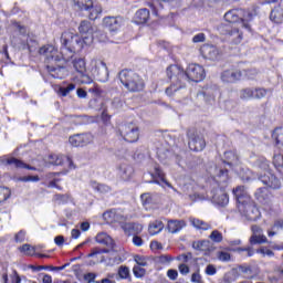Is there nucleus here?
Masks as SVG:
<instances>
[{
	"label": "nucleus",
	"instance_id": "obj_1",
	"mask_svg": "<svg viewBox=\"0 0 283 283\" xmlns=\"http://www.w3.org/2000/svg\"><path fill=\"white\" fill-rule=\"evenodd\" d=\"M77 30L81 35L67 30L62 32L60 38L62 48L71 52V54H81L83 50H87L94 43V27H92V22L87 20L81 21Z\"/></svg>",
	"mask_w": 283,
	"mask_h": 283
},
{
	"label": "nucleus",
	"instance_id": "obj_2",
	"mask_svg": "<svg viewBox=\"0 0 283 283\" xmlns=\"http://www.w3.org/2000/svg\"><path fill=\"white\" fill-rule=\"evenodd\" d=\"M226 23H222L218 30L221 36H224L233 45L242 43L244 34L238 28V23H242L243 28H249L247 19H249V11L244 9H231L224 13Z\"/></svg>",
	"mask_w": 283,
	"mask_h": 283
},
{
	"label": "nucleus",
	"instance_id": "obj_3",
	"mask_svg": "<svg viewBox=\"0 0 283 283\" xmlns=\"http://www.w3.org/2000/svg\"><path fill=\"white\" fill-rule=\"evenodd\" d=\"M224 158L226 160L222 161V165H217L214 167V176L221 182H229V169L226 168L227 165L239 176L244 174V168H242V164H240L238 154L233 153V150H228L224 153Z\"/></svg>",
	"mask_w": 283,
	"mask_h": 283
},
{
	"label": "nucleus",
	"instance_id": "obj_4",
	"mask_svg": "<svg viewBox=\"0 0 283 283\" xmlns=\"http://www.w3.org/2000/svg\"><path fill=\"white\" fill-rule=\"evenodd\" d=\"M166 76L170 82V86L166 88L167 96H174L179 90L187 87L185 67L180 64H170L166 67Z\"/></svg>",
	"mask_w": 283,
	"mask_h": 283
},
{
	"label": "nucleus",
	"instance_id": "obj_5",
	"mask_svg": "<svg viewBox=\"0 0 283 283\" xmlns=\"http://www.w3.org/2000/svg\"><path fill=\"white\" fill-rule=\"evenodd\" d=\"M118 78L123 87H125L129 94H140V92H145V87H147L143 76L132 69H123L119 71Z\"/></svg>",
	"mask_w": 283,
	"mask_h": 283
},
{
	"label": "nucleus",
	"instance_id": "obj_6",
	"mask_svg": "<svg viewBox=\"0 0 283 283\" xmlns=\"http://www.w3.org/2000/svg\"><path fill=\"white\" fill-rule=\"evenodd\" d=\"M186 137L190 151H193L195 154H200V151H205V149H207V139L205 138V134L198 130V128H187Z\"/></svg>",
	"mask_w": 283,
	"mask_h": 283
},
{
	"label": "nucleus",
	"instance_id": "obj_7",
	"mask_svg": "<svg viewBox=\"0 0 283 283\" xmlns=\"http://www.w3.org/2000/svg\"><path fill=\"white\" fill-rule=\"evenodd\" d=\"M119 136L126 143H138L140 140V128L134 123H126L119 126Z\"/></svg>",
	"mask_w": 283,
	"mask_h": 283
},
{
	"label": "nucleus",
	"instance_id": "obj_8",
	"mask_svg": "<svg viewBox=\"0 0 283 283\" xmlns=\"http://www.w3.org/2000/svg\"><path fill=\"white\" fill-rule=\"evenodd\" d=\"M186 86L187 83H200V81H205L207 73L205 72V67L200 64H189L186 70Z\"/></svg>",
	"mask_w": 283,
	"mask_h": 283
},
{
	"label": "nucleus",
	"instance_id": "obj_9",
	"mask_svg": "<svg viewBox=\"0 0 283 283\" xmlns=\"http://www.w3.org/2000/svg\"><path fill=\"white\" fill-rule=\"evenodd\" d=\"M233 195L238 202L237 207L239 212L242 216H248L249 213V193L247 192V188L244 186H238L233 189Z\"/></svg>",
	"mask_w": 283,
	"mask_h": 283
},
{
	"label": "nucleus",
	"instance_id": "obj_10",
	"mask_svg": "<svg viewBox=\"0 0 283 283\" xmlns=\"http://www.w3.org/2000/svg\"><path fill=\"white\" fill-rule=\"evenodd\" d=\"M93 142L94 136L90 133L76 134L69 138V143L72 147H87V145H91Z\"/></svg>",
	"mask_w": 283,
	"mask_h": 283
},
{
	"label": "nucleus",
	"instance_id": "obj_11",
	"mask_svg": "<svg viewBox=\"0 0 283 283\" xmlns=\"http://www.w3.org/2000/svg\"><path fill=\"white\" fill-rule=\"evenodd\" d=\"M153 180L150 181V185H159V187H163V185H166L169 189H174V186L171 182L167 180V175L160 167H155V174L151 175Z\"/></svg>",
	"mask_w": 283,
	"mask_h": 283
},
{
	"label": "nucleus",
	"instance_id": "obj_12",
	"mask_svg": "<svg viewBox=\"0 0 283 283\" xmlns=\"http://www.w3.org/2000/svg\"><path fill=\"white\" fill-rule=\"evenodd\" d=\"M200 54L206 61H218V56H220V51L216 45L203 44L200 48Z\"/></svg>",
	"mask_w": 283,
	"mask_h": 283
},
{
	"label": "nucleus",
	"instance_id": "obj_13",
	"mask_svg": "<svg viewBox=\"0 0 283 283\" xmlns=\"http://www.w3.org/2000/svg\"><path fill=\"white\" fill-rule=\"evenodd\" d=\"M39 53L45 56L46 61H54V63L61 61V57L59 56V50L52 44L40 48Z\"/></svg>",
	"mask_w": 283,
	"mask_h": 283
},
{
	"label": "nucleus",
	"instance_id": "obj_14",
	"mask_svg": "<svg viewBox=\"0 0 283 283\" xmlns=\"http://www.w3.org/2000/svg\"><path fill=\"white\" fill-rule=\"evenodd\" d=\"M260 180L266 187H270V189H280V187H282L280 179H277V177H275V175H273L271 171H265L263 175H261Z\"/></svg>",
	"mask_w": 283,
	"mask_h": 283
},
{
	"label": "nucleus",
	"instance_id": "obj_15",
	"mask_svg": "<svg viewBox=\"0 0 283 283\" xmlns=\"http://www.w3.org/2000/svg\"><path fill=\"white\" fill-rule=\"evenodd\" d=\"M149 19H151V13L149 12V9L142 8L135 12L133 21L134 23H136V25H145V23H147Z\"/></svg>",
	"mask_w": 283,
	"mask_h": 283
},
{
	"label": "nucleus",
	"instance_id": "obj_16",
	"mask_svg": "<svg viewBox=\"0 0 283 283\" xmlns=\"http://www.w3.org/2000/svg\"><path fill=\"white\" fill-rule=\"evenodd\" d=\"M4 165L14 167L15 169H28L29 171H36V167L25 164L23 160L18 159L17 157H9L4 160Z\"/></svg>",
	"mask_w": 283,
	"mask_h": 283
},
{
	"label": "nucleus",
	"instance_id": "obj_17",
	"mask_svg": "<svg viewBox=\"0 0 283 283\" xmlns=\"http://www.w3.org/2000/svg\"><path fill=\"white\" fill-rule=\"evenodd\" d=\"M125 235H140L143 233V224L136 222H126L122 224Z\"/></svg>",
	"mask_w": 283,
	"mask_h": 283
},
{
	"label": "nucleus",
	"instance_id": "obj_18",
	"mask_svg": "<svg viewBox=\"0 0 283 283\" xmlns=\"http://www.w3.org/2000/svg\"><path fill=\"white\" fill-rule=\"evenodd\" d=\"M103 23L111 32H116L120 30L123 25V18L120 17H106L103 19Z\"/></svg>",
	"mask_w": 283,
	"mask_h": 283
},
{
	"label": "nucleus",
	"instance_id": "obj_19",
	"mask_svg": "<svg viewBox=\"0 0 283 283\" xmlns=\"http://www.w3.org/2000/svg\"><path fill=\"white\" fill-rule=\"evenodd\" d=\"M242 78L241 71L226 70L221 73V81L223 83H238Z\"/></svg>",
	"mask_w": 283,
	"mask_h": 283
},
{
	"label": "nucleus",
	"instance_id": "obj_20",
	"mask_svg": "<svg viewBox=\"0 0 283 283\" xmlns=\"http://www.w3.org/2000/svg\"><path fill=\"white\" fill-rule=\"evenodd\" d=\"M10 196H12L10 188L0 186V213H8V206H6V202Z\"/></svg>",
	"mask_w": 283,
	"mask_h": 283
},
{
	"label": "nucleus",
	"instance_id": "obj_21",
	"mask_svg": "<svg viewBox=\"0 0 283 283\" xmlns=\"http://www.w3.org/2000/svg\"><path fill=\"white\" fill-rule=\"evenodd\" d=\"M20 253H24V255H35V258H50V254L39 253L36 249L28 243H24L22 247L19 248Z\"/></svg>",
	"mask_w": 283,
	"mask_h": 283
},
{
	"label": "nucleus",
	"instance_id": "obj_22",
	"mask_svg": "<svg viewBox=\"0 0 283 283\" xmlns=\"http://www.w3.org/2000/svg\"><path fill=\"white\" fill-rule=\"evenodd\" d=\"M270 19L273 23H283V0L272 9Z\"/></svg>",
	"mask_w": 283,
	"mask_h": 283
},
{
	"label": "nucleus",
	"instance_id": "obj_23",
	"mask_svg": "<svg viewBox=\"0 0 283 283\" xmlns=\"http://www.w3.org/2000/svg\"><path fill=\"white\" fill-rule=\"evenodd\" d=\"M185 227H187V221L185 220H169L167 224L169 233H180Z\"/></svg>",
	"mask_w": 283,
	"mask_h": 283
},
{
	"label": "nucleus",
	"instance_id": "obj_24",
	"mask_svg": "<svg viewBox=\"0 0 283 283\" xmlns=\"http://www.w3.org/2000/svg\"><path fill=\"white\" fill-rule=\"evenodd\" d=\"M189 222L193 229H197V231H209V229H211V223L202 219L190 217Z\"/></svg>",
	"mask_w": 283,
	"mask_h": 283
},
{
	"label": "nucleus",
	"instance_id": "obj_25",
	"mask_svg": "<svg viewBox=\"0 0 283 283\" xmlns=\"http://www.w3.org/2000/svg\"><path fill=\"white\" fill-rule=\"evenodd\" d=\"M252 237H251V242L253 244H263L266 242V237L262 234V229L258 226H252Z\"/></svg>",
	"mask_w": 283,
	"mask_h": 283
},
{
	"label": "nucleus",
	"instance_id": "obj_26",
	"mask_svg": "<svg viewBox=\"0 0 283 283\" xmlns=\"http://www.w3.org/2000/svg\"><path fill=\"white\" fill-rule=\"evenodd\" d=\"M255 198L261 205H268L271 201L272 195L269 188H260L255 191Z\"/></svg>",
	"mask_w": 283,
	"mask_h": 283
},
{
	"label": "nucleus",
	"instance_id": "obj_27",
	"mask_svg": "<svg viewBox=\"0 0 283 283\" xmlns=\"http://www.w3.org/2000/svg\"><path fill=\"white\" fill-rule=\"evenodd\" d=\"M46 71L52 78H65V66L46 65Z\"/></svg>",
	"mask_w": 283,
	"mask_h": 283
},
{
	"label": "nucleus",
	"instance_id": "obj_28",
	"mask_svg": "<svg viewBox=\"0 0 283 283\" xmlns=\"http://www.w3.org/2000/svg\"><path fill=\"white\" fill-rule=\"evenodd\" d=\"M171 1L174 0H153L151 2H148V8H150L155 17H158L160 10H165V6H163V3H171Z\"/></svg>",
	"mask_w": 283,
	"mask_h": 283
},
{
	"label": "nucleus",
	"instance_id": "obj_29",
	"mask_svg": "<svg viewBox=\"0 0 283 283\" xmlns=\"http://www.w3.org/2000/svg\"><path fill=\"white\" fill-rule=\"evenodd\" d=\"M163 229H165V223H163L161 220H155L148 224L149 235H158V233H160Z\"/></svg>",
	"mask_w": 283,
	"mask_h": 283
},
{
	"label": "nucleus",
	"instance_id": "obj_30",
	"mask_svg": "<svg viewBox=\"0 0 283 283\" xmlns=\"http://www.w3.org/2000/svg\"><path fill=\"white\" fill-rule=\"evenodd\" d=\"M240 271L247 273V270H244L243 266L233 268L230 272L224 274V282H235V280L240 277Z\"/></svg>",
	"mask_w": 283,
	"mask_h": 283
},
{
	"label": "nucleus",
	"instance_id": "obj_31",
	"mask_svg": "<svg viewBox=\"0 0 283 283\" xmlns=\"http://www.w3.org/2000/svg\"><path fill=\"white\" fill-rule=\"evenodd\" d=\"M72 65H73L75 72H77V74H84V72H87V63L85 62V59H83V57H75L72 61Z\"/></svg>",
	"mask_w": 283,
	"mask_h": 283
},
{
	"label": "nucleus",
	"instance_id": "obj_32",
	"mask_svg": "<svg viewBox=\"0 0 283 283\" xmlns=\"http://www.w3.org/2000/svg\"><path fill=\"white\" fill-rule=\"evenodd\" d=\"M95 241L97 242V244H103L104 247H112V244L114 243V240H112V237H109L105 232H99L95 237Z\"/></svg>",
	"mask_w": 283,
	"mask_h": 283
},
{
	"label": "nucleus",
	"instance_id": "obj_33",
	"mask_svg": "<svg viewBox=\"0 0 283 283\" xmlns=\"http://www.w3.org/2000/svg\"><path fill=\"white\" fill-rule=\"evenodd\" d=\"M117 276L118 280H128V282H132V272L129 271V266L120 265L117 269Z\"/></svg>",
	"mask_w": 283,
	"mask_h": 283
},
{
	"label": "nucleus",
	"instance_id": "obj_34",
	"mask_svg": "<svg viewBox=\"0 0 283 283\" xmlns=\"http://www.w3.org/2000/svg\"><path fill=\"white\" fill-rule=\"evenodd\" d=\"M75 90H76V84L70 83V84H67V86H59L56 94H57V96L65 97L71 92H74Z\"/></svg>",
	"mask_w": 283,
	"mask_h": 283
},
{
	"label": "nucleus",
	"instance_id": "obj_35",
	"mask_svg": "<svg viewBox=\"0 0 283 283\" xmlns=\"http://www.w3.org/2000/svg\"><path fill=\"white\" fill-rule=\"evenodd\" d=\"M273 140L279 148L283 147V127L276 128L272 134Z\"/></svg>",
	"mask_w": 283,
	"mask_h": 283
},
{
	"label": "nucleus",
	"instance_id": "obj_36",
	"mask_svg": "<svg viewBox=\"0 0 283 283\" xmlns=\"http://www.w3.org/2000/svg\"><path fill=\"white\" fill-rule=\"evenodd\" d=\"M102 13H103V8L94 7V4H92V7H90L88 9V19L91 21H96V19H98Z\"/></svg>",
	"mask_w": 283,
	"mask_h": 283
},
{
	"label": "nucleus",
	"instance_id": "obj_37",
	"mask_svg": "<svg viewBox=\"0 0 283 283\" xmlns=\"http://www.w3.org/2000/svg\"><path fill=\"white\" fill-rule=\"evenodd\" d=\"M213 200L219 207H227V205H229V195L227 192H222L219 196H214Z\"/></svg>",
	"mask_w": 283,
	"mask_h": 283
},
{
	"label": "nucleus",
	"instance_id": "obj_38",
	"mask_svg": "<svg viewBox=\"0 0 283 283\" xmlns=\"http://www.w3.org/2000/svg\"><path fill=\"white\" fill-rule=\"evenodd\" d=\"M74 6L80 8V10H90L92 6H94V2L92 0H73Z\"/></svg>",
	"mask_w": 283,
	"mask_h": 283
},
{
	"label": "nucleus",
	"instance_id": "obj_39",
	"mask_svg": "<svg viewBox=\"0 0 283 283\" xmlns=\"http://www.w3.org/2000/svg\"><path fill=\"white\" fill-rule=\"evenodd\" d=\"M92 187L95 191H97L98 193H108V191H112V188H109V186L104 185V184H98L96 181H92Z\"/></svg>",
	"mask_w": 283,
	"mask_h": 283
},
{
	"label": "nucleus",
	"instance_id": "obj_40",
	"mask_svg": "<svg viewBox=\"0 0 283 283\" xmlns=\"http://www.w3.org/2000/svg\"><path fill=\"white\" fill-rule=\"evenodd\" d=\"M192 249H195L196 251H209V241H195L192 243Z\"/></svg>",
	"mask_w": 283,
	"mask_h": 283
},
{
	"label": "nucleus",
	"instance_id": "obj_41",
	"mask_svg": "<svg viewBox=\"0 0 283 283\" xmlns=\"http://www.w3.org/2000/svg\"><path fill=\"white\" fill-rule=\"evenodd\" d=\"M11 25L13 28H17V30L21 34V36H28V27L21 24V22L17 21V20H12Z\"/></svg>",
	"mask_w": 283,
	"mask_h": 283
},
{
	"label": "nucleus",
	"instance_id": "obj_42",
	"mask_svg": "<svg viewBox=\"0 0 283 283\" xmlns=\"http://www.w3.org/2000/svg\"><path fill=\"white\" fill-rule=\"evenodd\" d=\"M103 253H109V249L107 248H93L91 253H88V258H96V255H103Z\"/></svg>",
	"mask_w": 283,
	"mask_h": 283
},
{
	"label": "nucleus",
	"instance_id": "obj_43",
	"mask_svg": "<svg viewBox=\"0 0 283 283\" xmlns=\"http://www.w3.org/2000/svg\"><path fill=\"white\" fill-rule=\"evenodd\" d=\"M209 238L212 242H216L217 244H220V242H222V240H223L222 232H220L218 230H213L210 233Z\"/></svg>",
	"mask_w": 283,
	"mask_h": 283
},
{
	"label": "nucleus",
	"instance_id": "obj_44",
	"mask_svg": "<svg viewBox=\"0 0 283 283\" xmlns=\"http://www.w3.org/2000/svg\"><path fill=\"white\" fill-rule=\"evenodd\" d=\"M273 165H274V167H276L279 169V171H282V169H283V155L282 154L274 155Z\"/></svg>",
	"mask_w": 283,
	"mask_h": 283
},
{
	"label": "nucleus",
	"instance_id": "obj_45",
	"mask_svg": "<svg viewBox=\"0 0 283 283\" xmlns=\"http://www.w3.org/2000/svg\"><path fill=\"white\" fill-rule=\"evenodd\" d=\"M146 273H147V270H145V268H140V265H134L133 274L137 279L145 277Z\"/></svg>",
	"mask_w": 283,
	"mask_h": 283
},
{
	"label": "nucleus",
	"instance_id": "obj_46",
	"mask_svg": "<svg viewBox=\"0 0 283 283\" xmlns=\"http://www.w3.org/2000/svg\"><path fill=\"white\" fill-rule=\"evenodd\" d=\"M217 258L220 262H231V253L226 251H219Z\"/></svg>",
	"mask_w": 283,
	"mask_h": 283
},
{
	"label": "nucleus",
	"instance_id": "obj_47",
	"mask_svg": "<svg viewBox=\"0 0 283 283\" xmlns=\"http://www.w3.org/2000/svg\"><path fill=\"white\" fill-rule=\"evenodd\" d=\"M20 182H39V180H41V177H39V175H29V176H24V177H20L19 178Z\"/></svg>",
	"mask_w": 283,
	"mask_h": 283
},
{
	"label": "nucleus",
	"instance_id": "obj_48",
	"mask_svg": "<svg viewBox=\"0 0 283 283\" xmlns=\"http://www.w3.org/2000/svg\"><path fill=\"white\" fill-rule=\"evenodd\" d=\"M93 82L94 80H92V77L87 75V72L80 73V83H82V85H90Z\"/></svg>",
	"mask_w": 283,
	"mask_h": 283
},
{
	"label": "nucleus",
	"instance_id": "obj_49",
	"mask_svg": "<svg viewBox=\"0 0 283 283\" xmlns=\"http://www.w3.org/2000/svg\"><path fill=\"white\" fill-rule=\"evenodd\" d=\"M252 98H264L266 96V90L264 88H256L251 92Z\"/></svg>",
	"mask_w": 283,
	"mask_h": 283
},
{
	"label": "nucleus",
	"instance_id": "obj_50",
	"mask_svg": "<svg viewBox=\"0 0 283 283\" xmlns=\"http://www.w3.org/2000/svg\"><path fill=\"white\" fill-rule=\"evenodd\" d=\"M114 218H116V212L114 210H107L103 213V219L106 222H114Z\"/></svg>",
	"mask_w": 283,
	"mask_h": 283
},
{
	"label": "nucleus",
	"instance_id": "obj_51",
	"mask_svg": "<svg viewBox=\"0 0 283 283\" xmlns=\"http://www.w3.org/2000/svg\"><path fill=\"white\" fill-rule=\"evenodd\" d=\"M14 242H17V244L25 242V230H20L18 233H15Z\"/></svg>",
	"mask_w": 283,
	"mask_h": 283
},
{
	"label": "nucleus",
	"instance_id": "obj_52",
	"mask_svg": "<svg viewBox=\"0 0 283 283\" xmlns=\"http://www.w3.org/2000/svg\"><path fill=\"white\" fill-rule=\"evenodd\" d=\"M134 261L136 262L137 266H147V259L143 255H135Z\"/></svg>",
	"mask_w": 283,
	"mask_h": 283
},
{
	"label": "nucleus",
	"instance_id": "obj_53",
	"mask_svg": "<svg viewBox=\"0 0 283 283\" xmlns=\"http://www.w3.org/2000/svg\"><path fill=\"white\" fill-rule=\"evenodd\" d=\"M174 260V258H171V255L169 254H161L158 256V262L160 264H169V262H171Z\"/></svg>",
	"mask_w": 283,
	"mask_h": 283
},
{
	"label": "nucleus",
	"instance_id": "obj_54",
	"mask_svg": "<svg viewBox=\"0 0 283 283\" xmlns=\"http://www.w3.org/2000/svg\"><path fill=\"white\" fill-rule=\"evenodd\" d=\"M167 277L170 279L172 282L178 280V270L169 269L166 273Z\"/></svg>",
	"mask_w": 283,
	"mask_h": 283
},
{
	"label": "nucleus",
	"instance_id": "obj_55",
	"mask_svg": "<svg viewBox=\"0 0 283 283\" xmlns=\"http://www.w3.org/2000/svg\"><path fill=\"white\" fill-rule=\"evenodd\" d=\"M178 269L181 275H189V271H191L189 265H187V263H180L178 265Z\"/></svg>",
	"mask_w": 283,
	"mask_h": 283
},
{
	"label": "nucleus",
	"instance_id": "obj_56",
	"mask_svg": "<svg viewBox=\"0 0 283 283\" xmlns=\"http://www.w3.org/2000/svg\"><path fill=\"white\" fill-rule=\"evenodd\" d=\"M207 35L205 33H198L192 38V43H205Z\"/></svg>",
	"mask_w": 283,
	"mask_h": 283
},
{
	"label": "nucleus",
	"instance_id": "obj_57",
	"mask_svg": "<svg viewBox=\"0 0 283 283\" xmlns=\"http://www.w3.org/2000/svg\"><path fill=\"white\" fill-rule=\"evenodd\" d=\"M206 275H216L218 273V269H216V265L208 264L205 270Z\"/></svg>",
	"mask_w": 283,
	"mask_h": 283
},
{
	"label": "nucleus",
	"instance_id": "obj_58",
	"mask_svg": "<svg viewBox=\"0 0 283 283\" xmlns=\"http://www.w3.org/2000/svg\"><path fill=\"white\" fill-rule=\"evenodd\" d=\"M256 252L261 253V255H263V258H266V256L268 258H273V255H274V253L271 250L266 249V248H261Z\"/></svg>",
	"mask_w": 283,
	"mask_h": 283
},
{
	"label": "nucleus",
	"instance_id": "obj_59",
	"mask_svg": "<svg viewBox=\"0 0 283 283\" xmlns=\"http://www.w3.org/2000/svg\"><path fill=\"white\" fill-rule=\"evenodd\" d=\"M11 283H21V275H19V272L17 270L12 271V274L10 275Z\"/></svg>",
	"mask_w": 283,
	"mask_h": 283
},
{
	"label": "nucleus",
	"instance_id": "obj_60",
	"mask_svg": "<svg viewBox=\"0 0 283 283\" xmlns=\"http://www.w3.org/2000/svg\"><path fill=\"white\" fill-rule=\"evenodd\" d=\"M133 244H134L135 247H143V244H145V241L143 240L142 237H139L138 234H135V235L133 237Z\"/></svg>",
	"mask_w": 283,
	"mask_h": 283
},
{
	"label": "nucleus",
	"instance_id": "obj_61",
	"mask_svg": "<svg viewBox=\"0 0 283 283\" xmlns=\"http://www.w3.org/2000/svg\"><path fill=\"white\" fill-rule=\"evenodd\" d=\"M142 198V201L144 202V205H151L154 198H151V195L150 193H143L140 196Z\"/></svg>",
	"mask_w": 283,
	"mask_h": 283
},
{
	"label": "nucleus",
	"instance_id": "obj_62",
	"mask_svg": "<svg viewBox=\"0 0 283 283\" xmlns=\"http://www.w3.org/2000/svg\"><path fill=\"white\" fill-rule=\"evenodd\" d=\"M84 280L86 281V283H93V282H96V275L92 272L90 273H86L84 275Z\"/></svg>",
	"mask_w": 283,
	"mask_h": 283
},
{
	"label": "nucleus",
	"instance_id": "obj_63",
	"mask_svg": "<svg viewBox=\"0 0 283 283\" xmlns=\"http://www.w3.org/2000/svg\"><path fill=\"white\" fill-rule=\"evenodd\" d=\"M191 282L193 283L202 282V275H200V272L192 273Z\"/></svg>",
	"mask_w": 283,
	"mask_h": 283
},
{
	"label": "nucleus",
	"instance_id": "obj_64",
	"mask_svg": "<svg viewBox=\"0 0 283 283\" xmlns=\"http://www.w3.org/2000/svg\"><path fill=\"white\" fill-rule=\"evenodd\" d=\"M54 242L57 247H63V244H65V238L63 235H57L54 238Z\"/></svg>",
	"mask_w": 283,
	"mask_h": 283
}]
</instances>
